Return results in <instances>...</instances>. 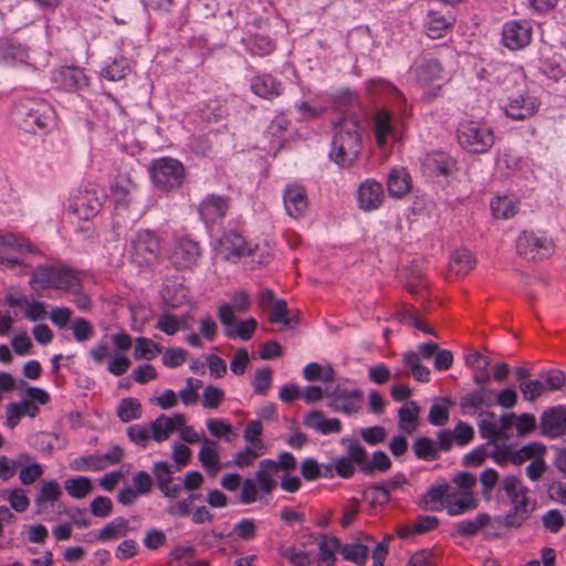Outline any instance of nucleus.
Returning <instances> with one entry per match:
<instances>
[{
  "mask_svg": "<svg viewBox=\"0 0 566 566\" xmlns=\"http://www.w3.org/2000/svg\"><path fill=\"white\" fill-rule=\"evenodd\" d=\"M452 24V17L447 18L439 12L430 11L426 23L427 34L431 39H441L449 31Z\"/></svg>",
  "mask_w": 566,
  "mask_h": 566,
  "instance_id": "29",
  "label": "nucleus"
},
{
  "mask_svg": "<svg viewBox=\"0 0 566 566\" xmlns=\"http://www.w3.org/2000/svg\"><path fill=\"white\" fill-rule=\"evenodd\" d=\"M64 489L70 496L83 499L93 491L92 480L87 476H76L64 482Z\"/></svg>",
  "mask_w": 566,
  "mask_h": 566,
  "instance_id": "43",
  "label": "nucleus"
},
{
  "mask_svg": "<svg viewBox=\"0 0 566 566\" xmlns=\"http://www.w3.org/2000/svg\"><path fill=\"white\" fill-rule=\"evenodd\" d=\"M442 503L450 516L461 515L478 507V501L473 497V493L463 494L462 497L455 500L447 496Z\"/></svg>",
  "mask_w": 566,
  "mask_h": 566,
  "instance_id": "37",
  "label": "nucleus"
},
{
  "mask_svg": "<svg viewBox=\"0 0 566 566\" xmlns=\"http://www.w3.org/2000/svg\"><path fill=\"white\" fill-rule=\"evenodd\" d=\"M224 392L222 389L209 385L205 388L201 405L207 409H216L222 402Z\"/></svg>",
  "mask_w": 566,
  "mask_h": 566,
  "instance_id": "60",
  "label": "nucleus"
},
{
  "mask_svg": "<svg viewBox=\"0 0 566 566\" xmlns=\"http://www.w3.org/2000/svg\"><path fill=\"white\" fill-rule=\"evenodd\" d=\"M185 423L186 417L184 413H175L171 417L160 415L150 423L151 438L156 442H164Z\"/></svg>",
  "mask_w": 566,
  "mask_h": 566,
  "instance_id": "22",
  "label": "nucleus"
},
{
  "mask_svg": "<svg viewBox=\"0 0 566 566\" xmlns=\"http://www.w3.org/2000/svg\"><path fill=\"white\" fill-rule=\"evenodd\" d=\"M491 522L488 513H479L474 520H463L455 524L457 534L462 537L474 536Z\"/></svg>",
  "mask_w": 566,
  "mask_h": 566,
  "instance_id": "36",
  "label": "nucleus"
},
{
  "mask_svg": "<svg viewBox=\"0 0 566 566\" xmlns=\"http://www.w3.org/2000/svg\"><path fill=\"white\" fill-rule=\"evenodd\" d=\"M374 130L379 147H384L392 132L390 115L386 111H379L374 118Z\"/></svg>",
  "mask_w": 566,
  "mask_h": 566,
  "instance_id": "40",
  "label": "nucleus"
},
{
  "mask_svg": "<svg viewBox=\"0 0 566 566\" xmlns=\"http://www.w3.org/2000/svg\"><path fill=\"white\" fill-rule=\"evenodd\" d=\"M156 328L166 335L172 336L181 329V322L172 314L163 313L157 319Z\"/></svg>",
  "mask_w": 566,
  "mask_h": 566,
  "instance_id": "57",
  "label": "nucleus"
},
{
  "mask_svg": "<svg viewBox=\"0 0 566 566\" xmlns=\"http://www.w3.org/2000/svg\"><path fill=\"white\" fill-rule=\"evenodd\" d=\"M218 318L224 327V335L231 339L249 340L258 326V322L253 317L238 322L232 314V308L227 304L218 307Z\"/></svg>",
  "mask_w": 566,
  "mask_h": 566,
  "instance_id": "9",
  "label": "nucleus"
},
{
  "mask_svg": "<svg viewBox=\"0 0 566 566\" xmlns=\"http://www.w3.org/2000/svg\"><path fill=\"white\" fill-rule=\"evenodd\" d=\"M538 431L552 440L566 436V406L546 408L539 417Z\"/></svg>",
  "mask_w": 566,
  "mask_h": 566,
  "instance_id": "13",
  "label": "nucleus"
},
{
  "mask_svg": "<svg viewBox=\"0 0 566 566\" xmlns=\"http://www.w3.org/2000/svg\"><path fill=\"white\" fill-rule=\"evenodd\" d=\"M355 448H360V443L354 440H350L348 447H347V455L346 457H339L334 460V468L340 478L349 479L355 473V465L356 460L354 459L353 454Z\"/></svg>",
  "mask_w": 566,
  "mask_h": 566,
  "instance_id": "32",
  "label": "nucleus"
},
{
  "mask_svg": "<svg viewBox=\"0 0 566 566\" xmlns=\"http://www.w3.org/2000/svg\"><path fill=\"white\" fill-rule=\"evenodd\" d=\"M128 532V521L124 517H118L107 523L95 536V539L99 542L111 541L117 537H124Z\"/></svg>",
  "mask_w": 566,
  "mask_h": 566,
  "instance_id": "39",
  "label": "nucleus"
},
{
  "mask_svg": "<svg viewBox=\"0 0 566 566\" xmlns=\"http://www.w3.org/2000/svg\"><path fill=\"white\" fill-rule=\"evenodd\" d=\"M491 443L482 444L471 452L467 453L463 458L464 467H479L486 458H490Z\"/></svg>",
  "mask_w": 566,
  "mask_h": 566,
  "instance_id": "61",
  "label": "nucleus"
},
{
  "mask_svg": "<svg viewBox=\"0 0 566 566\" xmlns=\"http://www.w3.org/2000/svg\"><path fill=\"white\" fill-rule=\"evenodd\" d=\"M137 188L136 182H134L129 177L125 179L119 178L112 186V193L115 198L116 203H122L127 206L129 201V195Z\"/></svg>",
  "mask_w": 566,
  "mask_h": 566,
  "instance_id": "50",
  "label": "nucleus"
},
{
  "mask_svg": "<svg viewBox=\"0 0 566 566\" xmlns=\"http://www.w3.org/2000/svg\"><path fill=\"white\" fill-rule=\"evenodd\" d=\"M411 189V177L406 168H391L387 179L388 193L394 198H402Z\"/></svg>",
  "mask_w": 566,
  "mask_h": 566,
  "instance_id": "26",
  "label": "nucleus"
},
{
  "mask_svg": "<svg viewBox=\"0 0 566 566\" xmlns=\"http://www.w3.org/2000/svg\"><path fill=\"white\" fill-rule=\"evenodd\" d=\"M415 455L424 461H434L440 458L436 442L428 437H420L413 441Z\"/></svg>",
  "mask_w": 566,
  "mask_h": 566,
  "instance_id": "41",
  "label": "nucleus"
},
{
  "mask_svg": "<svg viewBox=\"0 0 566 566\" xmlns=\"http://www.w3.org/2000/svg\"><path fill=\"white\" fill-rule=\"evenodd\" d=\"M353 451L356 465L366 475H371L375 471L387 472L391 468V460L384 451H375L371 460H369L368 453L361 444L360 448H355Z\"/></svg>",
  "mask_w": 566,
  "mask_h": 566,
  "instance_id": "15",
  "label": "nucleus"
},
{
  "mask_svg": "<svg viewBox=\"0 0 566 566\" xmlns=\"http://www.w3.org/2000/svg\"><path fill=\"white\" fill-rule=\"evenodd\" d=\"M221 253L226 260L237 261L244 255L253 254V249L245 239L237 232H228L221 239Z\"/></svg>",
  "mask_w": 566,
  "mask_h": 566,
  "instance_id": "23",
  "label": "nucleus"
},
{
  "mask_svg": "<svg viewBox=\"0 0 566 566\" xmlns=\"http://www.w3.org/2000/svg\"><path fill=\"white\" fill-rule=\"evenodd\" d=\"M318 562L332 565L336 560L335 553L340 552V541L334 536H323L318 543Z\"/></svg>",
  "mask_w": 566,
  "mask_h": 566,
  "instance_id": "42",
  "label": "nucleus"
},
{
  "mask_svg": "<svg viewBox=\"0 0 566 566\" xmlns=\"http://www.w3.org/2000/svg\"><path fill=\"white\" fill-rule=\"evenodd\" d=\"M419 412L420 408L416 401L402 406L398 411L399 428L408 434L413 433L417 430Z\"/></svg>",
  "mask_w": 566,
  "mask_h": 566,
  "instance_id": "30",
  "label": "nucleus"
},
{
  "mask_svg": "<svg viewBox=\"0 0 566 566\" xmlns=\"http://www.w3.org/2000/svg\"><path fill=\"white\" fill-rule=\"evenodd\" d=\"M6 499L9 501L10 506L19 512H25L30 505L29 497L27 495V492L22 489H13V490H6L3 492Z\"/></svg>",
  "mask_w": 566,
  "mask_h": 566,
  "instance_id": "55",
  "label": "nucleus"
},
{
  "mask_svg": "<svg viewBox=\"0 0 566 566\" xmlns=\"http://www.w3.org/2000/svg\"><path fill=\"white\" fill-rule=\"evenodd\" d=\"M443 403L436 402L429 410L428 420L433 426H444L449 421V398L442 399Z\"/></svg>",
  "mask_w": 566,
  "mask_h": 566,
  "instance_id": "53",
  "label": "nucleus"
},
{
  "mask_svg": "<svg viewBox=\"0 0 566 566\" xmlns=\"http://www.w3.org/2000/svg\"><path fill=\"white\" fill-rule=\"evenodd\" d=\"M104 198L102 189L95 185H87L85 188L78 189L69 209L78 219L88 220L101 211Z\"/></svg>",
  "mask_w": 566,
  "mask_h": 566,
  "instance_id": "8",
  "label": "nucleus"
},
{
  "mask_svg": "<svg viewBox=\"0 0 566 566\" xmlns=\"http://www.w3.org/2000/svg\"><path fill=\"white\" fill-rule=\"evenodd\" d=\"M31 283L42 289L71 290L80 284V277L67 266L39 265L32 273Z\"/></svg>",
  "mask_w": 566,
  "mask_h": 566,
  "instance_id": "6",
  "label": "nucleus"
},
{
  "mask_svg": "<svg viewBox=\"0 0 566 566\" xmlns=\"http://www.w3.org/2000/svg\"><path fill=\"white\" fill-rule=\"evenodd\" d=\"M62 495V489L56 481L44 482L34 500L36 514L42 516L44 521H53L54 516L50 515L49 507L57 501Z\"/></svg>",
  "mask_w": 566,
  "mask_h": 566,
  "instance_id": "21",
  "label": "nucleus"
},
{
  "mask_svg": "<svg viewBox=\"0 0 566 566\" xmlns=\"http://www.w3.org/2000/svg\"><path fill=\"white\" fill-rule=\"evenodd\" d=\"M532 25L527 20H512L504 23L502 43L512 51L522 50L532 40Z\"/></svg>",
  "mask_w": 566,
  "mask_h": 566,
  "instance_id": "14",
  "label": "nucleus"
},
{
  "mask_svg": "<svg viewBox=\"0 0 566 566\" xmlns=\"http://www.w3.org/2000/svg\"><path fill=\"white\" fill-rule=\"evenodd\" d=\"M71 468L76 471H102L104 470V464L102 463V459L98 454H90L73 460L71 462Z\"/></svg>",
  "mask_w": 566,
  "mask_h": 566,
  "instance_id": "56",
  "label": "nucleus"
},
{
  "mask_svg": "<svg viewBox=\"0 0 566 566\" xmlns=\"http://www.w3.org/2000/svg\"><path fill=\"white\" fill-rule=\"evenodd\" d=\"M163 347L160 344L147 337H137L134 342V358L136 360H151L159 353Z\"/></svg>",
  "mask_w": 566,
  "mask_h": 566,
  "instance_id": "38",
  "label": "nucleus"
},
{
  "mask_svg": "<svg viewBox=\"0 0 566 566\" xmlns=\"http://www.w3.org/2000/svg\"><path fill=\"white\" fill-rule=\"evenodd\" d=\"M207 428L211 436L216 438H224L226 441L231 442L237 436L232 431L231 424L223 419H209L207 421Z\"/></svg>",
  "mask_w": 566,
  "mask_h": 566,
  "instance_id": "54",
  "label": "nucleus"
},
{
  "mask_svg": "<svg viewBox=\"0 0 566 566\" xmlns=\"http://www.w3.org/2000/svg\"><path fill=\"white\" fill-rule=\"evenodd\" d=\"M13 120L25 132L38 133L54 123L52 106L42 99L24 98L12 109Z\"/></svg>",
  "mask_w": 566,
  "mask_h": 566,
  "instance_id": "3",
  "label": "nucleus"
},
{
  "mask_svg": "<svg viewBox=\"0 0 566 566\" xmlns=\"http://www.w3.org/2000/svg\"><path fill=\"white\" fill-rule=\"evenodd\" d=\"M516 251L528 261H539L551 255L553 244L546 237H537L534 232L523 231L517 237Z\"/></svg>",
  "mask_w": 566,
  "mask_h": 566,
  "instance_id": "10",
  "label": "nucleus"
},
{
  "mask_svg": "<svg viewBox=\"0 0 566 566\" xmlns=\"http://www.w3.org/2000/svg\"><path fill=\"white\" fill-rule=\"evenodd\" d=\"M117 416L123 422H129L142 416V405L135 398H124L117 407Z\"/></svg>",
  "mask_w": 566,
  "mask_h": 566,
  "instance_id": "48",
  "label": "nucleus"
},
{
  "mask_svg": "<svg viewBox=\"0 0 566 566\" xmlns=\"http://www.w3.org/2000/svg\"><path fill=\"white\" fill-rule=\"evenodd\" d=\"M176 472L174 464L166 461L155 462L151 468L155 483L160 493L167 499H177L181 493V478H175Z\"/></svg>",
  "mask_w": 566,
  "mask_h": 566,
  "instance_id": "12",
  "label": "nucleus"
},
{
  "mask_svg": "<svg viewBox=\"0 0 566 566\" xmlns=\"http://www.w3.org/2000/svg\"><path fill=\"white\" fill-rule=\"evenodd\" d=\"M251 91L264 98L272 101L279 97L283 92V84L271 74H259L251 78Z\"/></svg>",
  "mask_w": 566,
  "mask_h": 566,
  "instance_id": "25",
  "label": "nucleus"
},
{
  "mask_svg": "<svg viewBox=\"0 0 566 566\" xmlns=\"http://www.w3.org/2000/svg\"><path fill=\"white\" fill-rule=\"evenodd\" d=\"M364 496L371 506H382L390 500V494L384 486H381V484H375L368 488V490L365 491Z\"/></svg>",
  "mask_w": 566,
  "mask_h": 566,
  "instance_id": "59",
  "label": "nucleus"
},
{
  "mask_svg": "<svg viewBox=\"0 0 566 566\" xmlns=\"http://www.w3.org/2000/svg\"><path fill=\"white\" fill-rule=\"evenodd\" d=\"M53 82L67 92L77 91L88 85L87 76L77 66H63L54 71Z\"/></svg>",
  "mask_w": 566,
  "mask_h": 566,
  "instance_id": "20",
  "label": "nucleus"
},
{
  "mask_svg": "<svg viewBox=\"0 0 566 566\" xmlns=\"http://www.w3.org/2000/svg\"><path fill=\"white\" fill-rule=\"evenodd\" d=\"M134 491L140 496L150 493L154 480L146 471H138L132 478Z\"/></svg>",
  "mask_w": 566,
  "mask_h": 566,
  "instance_id": "64",
  "label": "nucleus"
},
{
  "mask_svg": "<svg viewBox=\"0 0 566 566\" xmlns=\"http://www.w3.org/2000/svg\"><path fill=\"white\" fill-rule=\"evenodd\" d=\"M457 138L463 149L474 154L486 153L494 144L492 129L474 120L460 123L457 129Z\"/></svg>",
  "mask_w": 566,
  "mask_h": 566,
  "instance_id": "5",
  "label": "nucleus"
},
{
  "mask_svg": "<svg viewBox=\"0 0 566 566\" xmlns=\"http://www.w3.org/2000/svg\"><path fill=\"white\" fill-rule=\"evenodd\" d=\"M501 489L511 502L505 515L497 516L496 522L507 528H520L535 510L536 503L528 497L530 490L516 475H507L501 482Z\"/></svg>",
  "mask_w": 566,
  "mask_h": 566,
  "instance_id": "2",
  "label": "nucleus"
},
{
  "mask_svg": "<svg viewBox=\"0 0 566 566\" xmlns=\"http://www.w3.org/2000/svg\"><path fill=\"white\" fill-rule=\"evenodd\" d=\"M363 149L361 126L356 115L344 114L334 124L329 158L339 167H350Z\"/></svg>",
  "mask_w": 566,
  "mask_h": 566,
  "instance_id": "1",
  "label": "nucleus"
},
{
  "mask_svg": "<svg viewBox=\"0 0 566 566\" xmlns=\"http://www.w3.org/2000/svg\"><path fill=\"white\" fill-rule=\"evenodd\" d=\"M518 388L523 395L524 400L535 401L546 391V386L542 380L530 379L518 384Z\"/></svg>",
  "mask_w": 566,
  "mask_h": 566,
  "instance_id": "52",
  "label": "nucleus"
},
{
  "mask_svg": "<svg viewBox=\"0 0 566 566\" xmlns=\"http://www.w3.org/2000/svg\"><path fill=\"white\" fill-rule=\"evenodd\" d=\"M537 108L536 98L530 95H518L509 99L504 106V113L512 119L523 120L533 116Z\"/></svg>",
  "mask_w": 566,
  "mask_h": 566,
  "instance_id": "24",
  "label": "nucleus"
},
{
  "mask_svg": "<svg viewBox=\"0 0 566 566\" xmlns=\"http://www.w3.org/2000/svg\"><path fill=\"white\" fill-rule=\"evenodd\" d=\"M273 473H275L273 460L265 459L259 463V469L254 476L261 492L269 494L275 489L276 482L272 479Z\"/></svg>",
  "mask_w": 566,
  "mask_h": 566,
  "instance_id": "31",
  "label": "nucleus"
},
{
  "mask_svg": "<svg viewBox=\"0 0 566 566\" xmlns=\"http://www.w3.org/2000/svg\"><path fill=\"white\" fill-rule=\"evenodd\" d=\"M290 124L291 122L283 114L276 115L272 119L264 133L265 137L270 139L269 151L276 154L283 147V134Z\"/></svg>",
  "mask_w": 566,
  "mask_h": 566,
  "instance_id": "28",
  "label": "nucleus"
},
{
  "mask_svg": "<svg viewBox=\"0 0 566 566\" xmlns=\"http://www.w3.org/2000/svg\"><path fill=\"white\" fill-rule=\"evenodd\" d=\"M412 72L418 83L430 84L441 78L442 66L437 59L423 57L413 65Z\"/></svg>",
  "mask_w": 566,
  "mask_h": 566,
  "instance_id": "27",
  "label": "nucleus"
},
{
  "mask_svg": "<svg viewBox=\"0 0 566 566\" xmlns=\"http://www.w3.org/2000/svg\"><path fill=\"white\" fill-rule=\"evenodd\" d=\"M348 380L338 382L335 387L325 388L327 407L334 412L354 416L363 409L364 392L355 386H348Z\"/></svg>",
  "mask_w": 566,
  "mask_h": 566,
  "instance_id": "4",
  "label": "nucleus"
},
{
  "mask_svg": "<svg viewBox=\"0 0 566 566\" xmlns=\"http://www.w3.org/2000/svg\"><path fill=\"white\" fill-rule=\"evenodd\" d=\"M216 448V441L205 439L198 454L201 465L211 472L220 469V458Z\"/></svg>",
  "mask_w": 566,
  "mask_h": 566,
  "instance_id": "35",
  "label": "nucleus"
},
{
  "mask_svg": "<svg viewBox=\"0 0 566 566\" xmlns=\"http://www.w3.org/2000/svg\"><path fill=\"white\" fill-rule=\"evenodd\" d=\"M358 207L364 211H374L380 208L384 201L382 185L376 180H366L357 190Z\"/></svg>",
  "mask_w": 566,
  "mask_h": 566,
  "instance_id": "18",
  "label": "nucleus"
},
{
  "mask_svg": "<svg viewBox=\"0 0 566 566\" xmlns=\"http://www.w3.org/2000/svg\"><path fill=\"white\" fill-rule=\"evenodd\" d=\"M150 177L158 189L172 191L181 187L186 177L185 167L175 158L163 157L153 161Z\"/></svg>",
  "mask_w": 566,
  "mask_h": 566,
  "instance_id": "7",
  "label": "nucleus"
},
{
  "mask_svg": "<svg viewBox=\"0 0 566 566\" xmlns=\"http://www.w3.org/2000/svg\"><path fill=\"white\" fill-rule=\"evenodd\" d=\"M201 497L198 493H190L187 499L170 504L167 513L171 516H187L190 514V505Z\"/></svg>",
  "mask_w": 566,
  "mask_h": 566,
  "instance_id": "62",
  "label": "nucleus"
},
{
  "mask_svg": "<svg viewBox=\"0 0 566 566\" xmlns=\"http://www.w3.org/2000/svg\"><path fill=\"white\" fill-rule=\"evenodd\" d=\"M475 265V259L472 253L465 249L457 250L450 258L449 268L457 275L468 274Z\"/></svg>",
  "mask_w": 566,
  "mask_h": 566,
  "instance_id": "34",
  "label": "nucleus"
},
{
  "mask_svg": "<svg viewBox=\"0 0 566 566\" xmlns=\"http://www.w3.org/2000/svg\"><path fill=\"white\" fill-rule=\"evenodd\" d=\"M274 49V43L269 36L254 35L249 42V50L253 55L264 56L271 53Z\"/></svg>",
  "mask_w": 566,
  "mask_h": 566,
  "instance_id": "63",
  "label": "nucleus"
},
{
  "mask_svg": "<svg viewBox=\"0 0 566 566\" xmlns=\"http://www.w3.org/2000/svg\"><path fill=\"white\" fill-rule=\"evenodd\" d=\"M265 452L264 443H259L258 448L248 446L243 450L238 451L233 457V465L238 468H249L254 461Z\"/></svg>",
  "mask_w": 566,
  "mask_h": 566,
  "instance_id": "44",
  "label": "nucleus"
},
{
  "mask_svg": "<svg viewBox=\"0 0 566 566\" xmlns=\"http://www.w3.org/2000/svg\"><path fill=\"white\" fill-rule=\"evenodd\" d=\"M491 210L495 218L509 219L516 214L517 205L509 197H499L491 201Z\"/></svg>",
  "mask_w": 566,
  "mask_h": 566,
  "instance_id": "49",
  "label": "nucleus"
},
{
  "mask_svg": "<svg viewBox=\"0 0 566 566\" xmlns=\"http://www.w3.org/2000/svg\"><path fill=\"white\" fill-rule=\"evenodd\" d=\"M130 72L127 60L123 56L114 59L103 70L102 75L108 81H119Z\"/></svg>",
  "mask_w": 566,
  "mask_h": 566,
  "instance_id": "47",
  "label": "nucleus"
},
{
  "mask_svg": "<svg viewBox=\"0 0 566 566\" xmlns=\"http://www.w3.org/2000/svg\"><path fill=\"white\" fill-rule=\"evenodd\" d=\"M74 339L77 343L91 340L95 335L94 326L83 317H76L71 322Z\"/></svg>",
  "mask_w": 566,
  "mask_h": 566,
  "instance_id": "51",
  "label": "nucleus"
},
{
  "mask_svg": "<svg viewBox=\"0 0 566 566\" xmlns=\"http://www.w3.org/2000/svg\"><path fill=\"white\" fill-rule=\"evenodd\" d=\"M340 553L345 560L363 565L368 557L369 547L358 542L340 544Z\"/></svg>",
  "mask_w": 566,
  "mask_h": 566,
  "instance_id": "45",
  "label": "nucleus"
},
{
  "mask_svg": "<svg viewBox=\"0 0 566 566\" xmlns=\"http://www.w3.org/2000/svg\"><path fill=\"white\" fill-rule=\"evenodd\" d=\"M430 171L437 176H450L455 169V161L443 153H433L427 159Z\"/></svg>",
  "mask_w": 566,
  "mask_h": 566,
  "instance_id": "33",
  "label": "nucleus"
},
{
  "mask_svg": "<svg viewBox=\"0 0 566 566\" xmlns=\"http://www.w3.org/2000/svg\"><path fill=\"white\" fill-rule=\"evenodd\" d=\"M283 201L287 214L294 219L304 217L308 209L306 190L300 185H291L286 187L283 195Z\"/></svg>",
  "mask_w": 566,
  "mask_h": 566,
  "instance_id": "19",
  "label": "nucleus"
},
{
  "mask_svg": "<svg viewBox=\"0 0 566 566\" xmlns=\"http://www.w3.org/2000/svg\"><path fill=\"white\" fill-rule=\"evenodd\" d=\"M481 416L484 418L479 422V433L481 438L489 440L486 443L494 444L499 440L496 416L492 411H482Z\"/></svg>",
  "mask_w": 566,
  "mask_h": 566,
  "instance_id": "46",
  "label": "nucleus"
},
{
  "mask_svg": "<svg viewBox=\"0 0 566 566\" xmlns=\"http://www.w3.org/2000/svg\"><path fill=\"white\" fill-rule=\"evenodd\" d=\"M159 251L158 238L148 230L137 232L130 242L129 256L139 266L149 264Z\"/></svg>",
  "mask_w": 566,
  "mask_h": 566,
  "instance_id": "11",
  "label": "nucleus"
},
{
  "mask_svg": "<svg viewBox=\"0 0 566 566\" xmlns=\"http://www.w3.org/2000/svg\"><path fill=\"white\" fill-rule=\"evenodd\" d=\"M229 205L228 197L214 193L208 195L199 205V216L207 226L214 224L226 217Z\"/></svg>",
  "mask_w": 566,
  "mask_h": 566,
  "instance_id": "16",
  "label": "nucleus"
},
{
  "mask_svg": "<svg viewBox=\"0 0 566 566\" xmlns=\"http://www.w3.org/2000/svg\"><path fill=\"white\" fill-rule=\"evenodd\" d=\"M515 428L518 437H526L538 429V424L534 415L525 412L516 416Z\"/></svg>",
  "mask_w": 566,
  "mask_h": 566,
  "instance_id": "58",
  "label": "nucleus"
},
{
  "mask_svg": "<svg viewBox=\"0 0 566 566\" xmlns=\"http://www.w3.org/2000/svg\"><path fill=\"white\" fill-rule=\"evenodd\" d=\"M200 255L201 250L198 242L185 238L176 242L171 262L179 269H189L197 264Z\"/></svg>",
  "mask_w": 566,
  "mask_h": 566,
  "instance_id": "17",
  "label": "nucleus"
}]
</instances>
